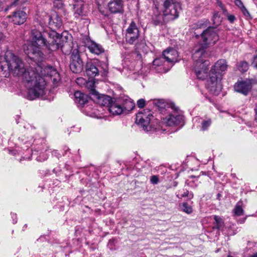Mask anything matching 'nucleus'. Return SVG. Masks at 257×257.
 Returning a JSON list of instances; mask_svg holds the SVG:
<instances>
[{
	"label": "nucleus",
	"instance_id": "2",
	"mask_svg": "<svg viewBox=\"0 0 257 257\" xmlns=\"http://www.w3.org/2000/svg\"><path fill=\"white\" fill-rule=\"evenodd\" d=\"M33 43L24 47V52L28 57L34 61L42 62L45 56L39 47H45L48 50L54 51L61 47V40L55 31L43 33L37 30L31 31Z\"/></svg>",
	"mask_w": 257,
	"mask_h": 257
},
{
	"label": "nucleus",
	"instance_id": "29",
	"mask_svg": "<svg viewBox=\"0 0 257 257\" xmlns=\"http://www.w3.org/2000/svg\"><path fill=\"white\" fill-rule=\"evenodd\" d=\"M209 24L210 23L208 20L204 19L199 21L197 23V26L198 28H203L207 27Z\"/></svg>",
	"mask_w": 257,
	"mask_h": 257
},
{
	"label": "nucleus",
	"instance_id": "44",
	"mask_svg": "<svg viewBox=\"0 0 257 257\" xmlns=\"http://www.w3.org/2000/svg\"><path fill=\"white\" fill-rule=\"evenodd\" d=\"M254 111H255V120L256 121V122H257V105L255 106V108H254Z\"/></svg>",
	"mask_w": 257,
	"mask_h": 257
},
{
	"label": "nucleus",
	"instance_id": "45",
	"mask_svg": "<svg viewBox=\"0 0 257 257\" xmlns=\"http://www.w3.org/2000/svg\"><path fill=\"white\" fill-rule=\"evenodd\" d=\"M100 12L102 14V15H104V16H108V15L107 13H105L103 11L100 10Z\"/></svg>",
	"mask_w": 257,
	"mask_h": 257
},
{
	"label": "nucleus",
	"instance_id": "5",
	"mask_svg": "<svg viewBox=\"0 0 257 257\" xmlns=\"http://www.w3.org/2000/svg\"><path fill=\"white\" fill-rule=\"evenodd\" d=\"M152 117L153 115L151 111L149 109H144L137 114L136 122L145 131L156 130L157 128L153 127L150 124Z\"/></svg>",
	"mask_w": 257,
	"mask_h": 257
},
{
	"label": "nucleus",
	"instance_id": "40",
	"mask_svg": "<svg viewBox=\"0 0 257 257\" xmlns=\"http://www.w3.org/2000/svg\"><path fill=\"white\" fill-rule=\"evenodd\" d=\"M234 3L240 9L244 7L242 2L240 0H235Z\"/></svg>",
	"mask_w": 257,
	"mask_h": 257
},
{
	"label": "nucleus",
	"instance_id": "23",
	"mask_svg": "<svg viewBox=\"0 0 257 257\" xmlns=\"http://www.w3.org/2000/svg\"><path fill=\"white\" fill-rule=\"evenodd\" d=\"M109 112L112 114L119 115L124 112L122 107L118 104H111L108 108Z\"/></svg>",
	"mask_w": 257,
	"mask_h": 257
},
{
	"label": "nucleus",
	"instance_id": "48",
	"mask_svg": "<svg viewBox=\"0 0 257 257\" xmlns=\"http://www.w3.org/2000/svg\"><path fill=\"white\" fill-rule=\"evenodd\" d=\"M0 67H1V69L2 70L6 71V70H5V67L3 65H1V66H0Z\"/></svg>",
	"mask_w": 257,
	"mask_h": 257
},
{
	"label": "nucleus",
	"instance_id": "38",
	"mask_svg": "<svg viewBox=\"0 0 257 257\" xmlns=\"http://www.w3.org/2000/svg\"><path fill=\"white\" fill-rule=\"evenodd\" d=\"M146 101L144 99H140L137 101V105L140 108H143L145 106Z\"/></svg>",
	"mask_w": 257,
	"mask_h": 257
},
{
	"label": "nucleus",
	"instance_id": "11",
	"mask_svg": "<svg viewBox=\"0 0 257 257\" xmlns=\"http://www.w3.org/2000/svg\"><path fill=\"white\" fill-rule=\"evenodd\" d=\"M252 80L246 79L236 83L234 87L235 91L247 95L252 88Z\"/></svg>",
	"mask_w": 257,
	"mask_h": 257
},
{
	"label": "nucleus",
	"instance_id": "36",
	"mask_svg": "<svg viewBox=\"0 0 257 257\" xmlns=\"http://www.w3.org/2000/svg\"><path fill=\"white\" fill-rule=\"evenodd\" d=\"M224 14L227 17L228 21L231 23H233L236 20V18L234 15L229 14L227 11L224 13Z\"/></svg>",
	"mask_w": 257,
	"mask_h": 257
},
{
	"label": "nucleus",
	"instance_id": "39",
	"mask_svg": "<svg viewBox=\"0 0 257 257\" xmlns=\"http://www.w3.org/2000/svg\"><path fill=\"white\" fill-rule=\"evenodd\" d=\"M151 182L153 184H157L159 182V178L157 176L154 175L151 177Z\"/></svg>",
	"mask_w": 257,
	"mask_h": 257
},
{
	"label": "nucleus",
	"instance_id": "43",
	"mask_svg": "<svg viewBox=\"0 0 257 257\" xmlns=\"http://www.w3.org/2000/svg\"><path fill=\"white\" fill-rule=\"evenodd\" d=\"M218 6L220 7V8L222 9V10L223 11V13H225V12H226V10L224 8V6L223 5V4L221 3V2H219L218 3Z\"/></svg>",
	"mask_w": 257,
	"mask_h": 257
},
{
	"label": "nucleus",
	"instance_id": "25",
	"mask_svg": "<svg viewBox=\"0 0 257 257\" xmlns=\"http://www.w3.org/2000/svg\"><path fill=\"white\" fill-rule=\"evenodd\" d=\"M152 103L160 110H163L166 106V103L163 99H154Z\"/></svg>",
	"mask_w": 257,
	"mask_h": 257
},
{
	"label": "nucleus",
	"instance_id": "22",
	"mask_svg": "<svg viewBox=\"0 0 257 257\" xmlns=\"http://www.w3.org/2000/svg\"><path fill=\"white\" fill-rule=\"evenodd\" d=\"M122 107L124 112L131 111L135 106V103L128 97L123 98L122 99Z\"/></svg>",
	"mask_w": 257,
	"mask_h": 257
},
{
	"label": "nucleus",
	"instance_id": "13",
	"mask_svg": "<svg viewBox=\"0 0 257 257\" xmlns=\"http://www.w3.org/2000/svg\"><path fill=\"white\" fill-rule=\"evenodd\" d=\"M9 17L14 24L20 25L25 22L27 14L24 11L19 10L13 12Z\"/></svg>",
	"mask_w": 257,
	"mask_h": 257
},
{
	"label": "nucleus",
	"instance_id": "3",
	"mask_svg": "<svg viewBox=\"0 0 257 257\" xmlns=\"http://www.w3.org/2000/svg\"><path fill=\"white\" fill-rule=\"evenodd\" d=\"M218 36L214 28L209 27L202 33L198 44L194 48V58H198L200 55H204L205 49L209 45H214L218 40Z\"/></svg>",
	"mask_w": 257,
	"mask_h": 257
},
{
	"label": "nucleus",
	"instance_id": "33",
	"mask_svg": "<svg viewBox=\"0 0 257 257\" xmlns=\"http://www.w3.org/2000/svg\"><path fill=\"white\" fill-rule=\"evenodd\" d=\"M233 211L237 216H241L243 214V210L240 205L237 204L234 208Z\"/></svg>",
	"mask_w": 257,
	"mask_h": 257
},
{
	"label": "nucleus",
	"instance_id": "37",
	"mask_svg": "<svg viewBox=\"0 0 257 257\" xmlns=\"http://www.w3.org/2000/svg\"><path fill=\"white\" fill-rule=\"evenodd\" d=\"M240 10H241V12L243 13V14L245 17L250 18V14L245 7L242 8Z\"/></svg>",
	"mask_w": 257,
	"mask_h": 257
},
{
	"label": "nucleus",
	"instance_id": "12",
	"mask_svg": "<svg viewBox=\"0 0 257 257\" xmlns=\"http://www.w3.org/2000/svg\"><path fill=\"white\" fill-rule=\"evenodd\" d=\"M109 11L113 14L124 13V3L122 0H110L107 4Z\"/></svg>",
	"mask_w": 257,
	"mask_h": 257
},
{
	"label": "nucleus",
	"instance_id": "19",
	"mask_svg": "<svg viewBox=\"0 0 257 257\" xmlns=\"http://www.w3.org/2000/svg\"><path fill=\"white\" fill-rule=\"evenodd\" d=\"M85 72L90 77H93L98 75L99 70L95 64L90 62L86 63Z\"/></svg>",
	"mask_w": 257,
	"mask_h": 257
},
{
	"label": "nucleus",
	"instance_id": "10",
	"mask_svg": "<svg viewBox=\"0 0 257 257\" xmlns=\"http://www.w3.org/2000/svg\"><path fill=\"white\" fill-rule=\"evenodd\" d=\"M228 66L226 60L219 59L211 67L210 73L216 75L219 74L222 77L223 74L227 70Z\"/></svg>",
	"mask_w": 257,
	"mask_h": 257
},
{
	"label": "nucleus",
	"instance_id": "32",
	"mask_svg": "<svg viewBox=\"0 0 257 257\" xmlns=\"http://www.w3.org/2000/svg\"><path fill=\"white\" fill-rule=\"evenodd\" d=\"M212 21L213 24L216 25H218L221 22V19L218 13H215L212 17Z\"/></svg>",
	"mask_w": 257,
	"mask_h": 257
},
{
	"label": "nucleus",
	"instance_id": "47",
	"mask_svg": "<svg viewBox=\"0 0 257 257\" xmlns=\"http://www.w3.org/2000/svg\"><path fill=\"white\" fill-rule=\"evenodd\" d=\"M83 81V79L82 78H79L76 79V82L78 83L79 81Z\"/></svg>",
	"mask_w": 257,
	"mask_h": 257
},
{
	"label": "nucleus",
	"instance_id": "14",
	"mask_svg": "<svg viewBox=\"0 0 257 257\" xmlns=\"http://www.w3.org/2000/svg\"><path fill=\"white\" fill-rule=\"evenodd\" d=\"M162 55L165 60H166L167 62L171 63L172 65L177 61L178 53L177 51L175 49L170 48L164 50Z\"/></svg>",
	"mask_w": 257,
	"mask_h": 257
},
{
	"label": "nucleus",
	"instance_id": "7",
	"mask_svg": "<svg viewBox=\"0 0 257 257\" xmlns=\"http://www.w3.org/2000/svg\"><path fill=\"white\" fill-rule=\"evenodd\" d=\"M204 55H199L198 58H194V70L196 75L198 79L203 80L205 79L208 75V66L209 62L203 59Z\"/></svg>",
	"mask_w": 257,
	"mask_h": 257
},
{
	"label": "nucleus",
	"instance_id": "34",
	"mask_svg": "<svg viewBox=\"0 0 257 257\" xmlns=\"http://www.w3.org/2000/svg\"><path fill=\"white\" fill-rule=\"evenodd\" d=\"M164 60L165 59L164 58V57L162 56V57H161L155 59L153 62V64L154 66H161L163 65V63L164 62Z\"/></svg>",
	"mask_w": 257,
	"mask_h": 257
},
{
	"label": "nucleus",
	"instance_id": "21",
	"mask_svg": "<svg viewBox=\"0 0 257 257\" xmlns=\"http://www.w3.org/2000/svg\"><path fill=\"white\" fill-rule=\"evenodd\" d=\"M87 47L91 53L96 55H99L104 52V51L100 45L93 41H91L88 44Z\"/></svg>",
	"mask_w": 257,
	"mask_h": 257
},
{
	"label": "nucleus",
	"instance_id": "6",
	"mask_svg": "<svg viewBox=\"0 0 257 257\" xmlns=\"http://www.w3.org/2000/svg\"><path fill=\"white\" fill-rule=\"evenodd\" d=\"M140 31L139 28L134 21H132L126 30L125 39L127 43L130 45H135L136 50L140 48L139 43Z\"/></svg>",
	"mask_w": 257,
	"mask_h": 257
},
{
	"label": "nucleus",
	"instance_id": "26",
	"mask_svg": "<svg viewBox=\"0 0 257 257\" xmlns=\"http://www.w3.org/2000/svg\"><path fill=\"white\" fill-rule=\"evenodd\" d=\"M179 209L187 214H190L192 212L193 209L191 206L189 205L186 202L180 203L179 205Z\"/></svg>",
	"mask_w": 257,
	"mask_h": 257
},
{
	"label": "nucleus",
	"instance_id": "27",
	"mask_svg": "<svg viewBox=\"0 0 257 257\" xmlns=\"http://www.w3.org/2000/svg\"><path fill=\"white\" fill-rule=\"evenodd\" d=\"M214 219L215 221V227L217 229H219L223 226L224 222L221 217H220L218 216L215 215L214 216Z\"/></svg>",
	"mask_w": 257,
	"mask_h": 257
},
{
	"label": "nucleus",
	"instance_id": "17",
	"mask_svg": "<svg viewBox=\"0 0 257 257\" xmlns=\"http://www.w3.org/2000/svg\"><path fill=\"white\" fill-rule=\"evenodd\" d=\"M182 120V115L171 114L165 119V122L167 125L171 126L181 123Z\"/></svg>",
	"mask_w": 257,
	"mask_h": 257
},
{
	"label": "nucleus",
	"instance_id": "24",
	"mask_svg": "<svg viewBox=\"0 0 257 257\" xmlns=\"http://www.w3.org/2000/svg\"><path fill=\"white\" fill-rule=\"evenodd\" d=\"M176 195L179 198L188 197L189 199H192L194 197V195L192 192H189V190L184 189L179 190L178 194Z\"/></svg>",
	"mask_w": 257,
	"mask_h": 257
},
{
	"label": "nucleus",
	"instance_id": "42",
	"mask_svg": "<svg viewBox=\"0 0 257 257\" xmlns=\"http://www.w3.org/2000/svg\"><path fill=\"white\" fill-rule=\"evenodd\" d=\"M252 65L257 68V55L256 56H254L253 57V60L252 62Z\"/></svg>",
	"mask_w": 257,
	"mask_h": 257
},
{
	"label": "nucleus",
	"instance_id": "1",
	"mask_svg": "<svg viewBox=\"0 0 257 257\" xmlns=\"http://www.w3.org/2000/svg\"><path fill=\"white\" fill-rule=\"evenodd\" d=\"M6 63L8 69L15 75L22 76L28 89V97L33 100L43 94L45 82L41 77H37L33 67L26 69L22 60L11 53L6 55Z\"/></svg>",
	"mask_w": 257,
	"mask_h": 257
},
{
	"label": "nucleus",
	"instance_id": "15",
	"mask_svg": "<svg viewBox=\"0 0 257 257\" xmlns=\"http://www.w3.org/2000/svg\"><path fill=\"white\" fill-rule=\"evenodd\" d=\"M62 25L61 18L59 16L57 13L52 14L49 18V26L51 31H55L60 28Z\"/></svg>",
	"mask_w": 257,
	"mask_h": 257
},
{
	"label": "nucleus",
	"instance_id": "8",
	"mask_svg": "<svg viewBox=\"0 0 257 257\" xmlns=\"http://www.w3.org/2000/svg\"><path fill=\"white\" fill-rule=\"evenodd\" d=\"M222 77L220 75H216L209 73V78L207 81V88L211 93L218 95L222 89L221 81Z\"/></svg>",
	"mask_w": 257,
	"mask_h": 257
},
{
	"label": "nucleus",
	"instance_id": "30",
	"mask_svg": "<svg viewBox=\"0 0 257 257\" xmlns=\"http://www.w3.org/2000/svg\"><path fill=\"white\" fill-rule=\"evenodd\" d=\"M64 0H53L54 7L58 9L63 8L64 6Z\"/></svg>",
	"mask_w": 257,
	"mask_h": 257
},
{
	"label": "nucleus",
	"instance_id": "16",
	"mask_svg": "<svg viewBox=\"0 0 257 257\" xmlns=\"http://www.w3.org/2000/svg\"><path fill=\"white\" fill-rule=\"evenodd\" d=\"M90 94L96 97L98 99V102L102 105L109 104L111 100V98L110 96L106 95L100 94L94 89H91Z\"/></svg>",
	"mask_w": 257,
	"mask_h": 257
},
{
	"label": "nucleus",
	"instance_id": "41",
	"mask_svg": "<svg viewBox=\"0 0 257 257\" xmlns=\"http://www.w3.org/2000/svg\"><path fill=\"white\" fill-rule=\"evenodd\" d=\"M17 6H22L21 2H20V0H14L11 5V7Z\"/></svg>",
	"mask_w": 257,
	"mask_h": 257
},
{
	"label": "nucleus",
	"instance_id": "46",
	"mask_svg": "<svg viewBox=\"0 0 257 257\" xmlns=\"http://www.w3.org/2000/svg\"><path fill=\"white\" fill-rule=\"evenodd\" d=\"M249 257H257V252L253 253L252 255H250Z\"/></svg>",
	"mask_w": 257,
	"mask_h": 257
},
{
	"label": "nucleus",
	"instance_id": "28",
	"mask_svg": "<svg viewBox=\"0 0 257 257\" xmlns=\"http://www.w3.org/2000/svg\"><path fill=\"white\" fill-rule=\"evenodd\" d=\"M238 70L242 73L246 72L248 69V64L246 61H242L238 66Z\"/></svg>",
	"mask_w": 257,
	"mask_h": 257
},
{
	"label": "nucleus",
	"instance_id": "31",
	"mask_svg": "<svg viewBox=\"0 0 257 257\" xmlns=\"http://www.w3.org/2000/svg\"><path fill=\"white\" fill-rule=\"evenodd\" d=\"M211 123V120L210 119H208L207 120H203L201 121V130L205 131L206 130L208 127L210 125Z\"/></svg>",
	"mask_w": 257,
	"mask_h": 257
},
{
	"label": "nucleus",
	"instance_id": "20",
	"mask_svg": "<svg viewBox=\"0 0 257 257\" xmlns=\"http://www.w3.org/2000/svg\"><path fill=\"white\" fill-rule=\"evenodd\" d=\"M74 97L75 103L80 106H83L87 102L89 98L87 95L80 91H76L74 93Z\"/></svg>",
	"mask_w": 257,
	"mask_h": 257
},
{
	"label": "nucleus",
	"instance_id": "18",
	"mask_svg": "<svg viewBox=\"0 0 257 257\" xmlns=\"http://www.w3.org/2000/svg\"><path fill=\"white\" fill-rule=\"evenodd\" d=\"M169 17L167 15H165L164 13L163 14L158 13L155 14L153 16V20L155 25H162L172 21L171 19H169Z\"/></svg>",
	"mask_w": 257,
	"mask_h": 257
},
{
	"label": "nucleus",
	"instance_id": "4",
	"mask_svg": "<svg viewBox=\"0 0 257 257\" xmlns=\"http://www.w3.org/2000/svg\"><path fill=\"white\" fill-rule=\"evenodd\" d=\"M36 62V65L33 69L34 70L37 77H41L45 81V84L43 89V94L39 95L42 96L44 94V90L46 85V80L45 77L50 78L54 84L57 83L60 80V75L57 70L52 66L49 65H44L42 64H39L40 62Z\"/></svg>",
	"mask_w": 257,
	"mask_h": 257
},
{
	"label": "nucleus",
	"instance_id": "9",
	"mask_svg": "<svg viewBox=\"0 0 257 257\" xmlns=\"http://www.w3.org/2000/svg\"><path fill=\"white\" fill-rule=\"evenodd\" d=\"M83 65L78 50L74 49L71 53L70 68L74 73H79L82 71Z\"/></svg>",
	"mask_w": 257,
	"mask_h": 257
},
{
	"label": "nucleus",
	"instance_id": "35",
	"mask_svg": "<svg viewBox=\"0 0 257 257\" xmlns=\"http://www.w3.org/2000/svg\"><path fill=\"white\" fill-rule=\"evenodd\" d=\"M83 15V9L82 6H80L79 8H77L74 13V16L75 18H78L79 16Z\"/></svg>",
	"mask_w": 257,
	"mask_h": 257
}]
</instances>
